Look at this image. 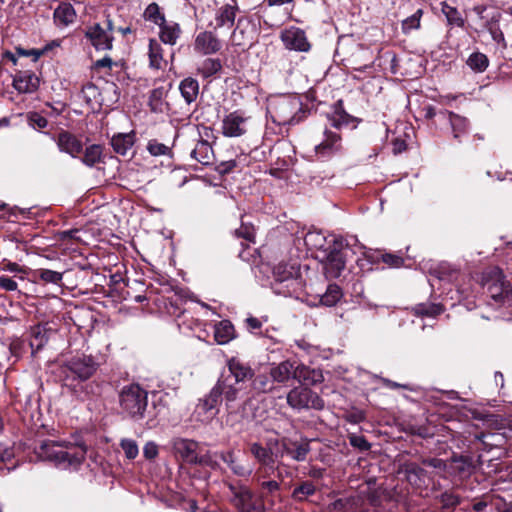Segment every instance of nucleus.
Masks as SVG:
<instances>
[{"mask_svg": "<svg viewBox=\"0 0 512 512\" xmlns=\"http://www.w3.org/2000/svg\"><path fill=\"white\" fill-rule=\"evenodd\" d=\"M327 124L323 131L322 141L315 146V152L319 157L329 158L342 151V138L337 131L344 127L355 129L360 119L348 114L343 106V101L338 100L330 113L326 115Z\"/></svg>", "mask_w": 512, "mask_h": 512, "instance_id": "1", "label": "nucleus"}, {"mask_svg": "<svg viewBox=\"0 0 512 512\" xmlns=\"http://www.w3.org/2000/svg\"><path fill=\"white\" fill-rule=\"evenodd\" d=\"M86 447L67 441L44 440L35 449L37 456L62 470L77 471L85 460Z\"/></svg>", "mask_w": 512, "mask_h": 512, "instance_id": "2", "label": "nucleus"}, {"mask_svg": "<svg viewBox=\"0 0 512 512\" xmlns=\"http://www.w3.org/2000/svg\"><path fill=\"white\" fill-rule=\"evenodd\" d=\"M301 287L300 266L297 261H281L273 268L271 288L276 294L284 297L293 296Z\"/></svg>", "mask_w": 512, "mask_h": 512, "instance_id": "3", "label": "nucleus"}, {"mask_svg": "<svg viewBox=\"0 0 512 512\" xmlns=\"http://www.w3.org/2000/svg\"><path fill=\"white\" fill-rule=\"evenodd\" d=\"M122 412L134 421L144 419L148 406V392L138 384L124 386L119 394Z\"/></svg>", "mask_w": 512, "mask_h": 512, "instance_id": "4", "label": "nucleus"}, {"mask_svg": "<svg viewBox=\"0 0 512 512\" xmlns=\"http://www.w3.org/2000/svg\"><path fill=\"white\" fill-rule=\"evenodd\" d=\"M269 112L277 125H294L301 121L302 103L295 97L283 96L271 103Z\"/></svg>", "mask_w": 512, "mask_h": 512, "instance_id": "5", "label": "nucleus"}, {"mask_svg": "<svg viewBox=\"0 0 512 512\" xmlns=\"http://www.w3.org/2000/svg\"><path fill=\"white\" fill-rule=\"evenodd\" d=\"M488 295L497 304L512 302V286L499 268H493L484 279Z\"/></svg>", "mask_w": 512, "mask_h": 512, "instance_id": "6", "label": "nucleus"}, {"mask_svg": "<svg viewBox=\"0 0 512 512\" xmlns=\"http://www.w3.org/2000/svg\"><path fill=\"white\" fill-rule=\"evenodd\" d=\"M231 503L238 512H261L262 505L255 500L253 491L246 485L229 483Z\"/></svg>", "mask_w": 512, "mask_h": 512, "instance_id": "7", "label": "nucleus"}, {"mask_svg": "<svg viewBox=\"0 0 512 512\" xmlns=\"http://www.w3.org/2000/svg\"><path fill=\"white\" fill-rule=\"evenodd\" d=\"M288 405L296 410L324 408L323 399L314 391L307 387H296L289 391L287 395Z\"/></svg>", "mask_w": 512, "mask_h": 512, "instance_id": "8", "label": "nucleus"}, {"mask_svg": "<svg viewBox=\"0 0 512 512\" xmlns=\"http://www.w3.org/2000/svg\"><path fill=\"white\" fill-rule=\"evenodd\" d=\"M342 241L334 240L333 244L327 248L324 262V273L326 278H338L345 268V257L342 251Z\"/></svg>", "mask_w": 512, "mask_h": 512, "instance_id": "9", "label": "nucleus"}, {"mask_svg": "<svg viewBox=\"0 0 512 512\" xmlns=\"http://www.w3.org/2000/svg\"><path fill=\"white\" fill-rule=\"evenodd\" d=\"M65 367L76 379L85 381L96 372L98 364L91 355L78 354L67 360Z\"/></svg>", "mask_w": 512, "mask_h": 512, "instance_id": "10", "label": "nucleus"}, {"mask_svg": "<svg viewBox=\"0 0 512 512\" xmlns=\"http://www.w3.org/2000/svg\"><path fill=\"white\" fill-rule=\"evenodd\" d=\"M250 453L259 464L256 471L277 473V478L280 479V481L282 480V472L279 470V467L275 465L271 448L265 447L258 442H253L250 444Z\"/></svg>", "mask_w": 512, "mask_h": 512, "instance_id": "11", "label": "nucleus"}, {"mask_svg": "<svg viewBox=\"0 0 512 512\" xmlns=\"http://www.w3.org/2000/svg\"><path fill=\"white\" fill-rule=\"evenodd\" d=\"M280 39L284 47L288 50L308 52L311 48V44L307 39L305 31L295 26L282 30L280 33Z\"/></svg>", "mask_w": 512, "mask_h": 512, "instance_id": "12", "label": "nucleus"}, {"mask_svg": "<svg viewBox=\"0 0 512 512\" xmlns=\"http://www.w3.org/2000/svg\"><path fill=\"white\" fill-rule=\"evenodd\" d=\"M215 386L220 392L227 410L232 409L234 402L240 398V394L244 389L242 385L226 377V371L221 374Z\"/></svg>", "mask_w": 512, "mask_h": 512, "instance_id": "13", "label": "nucleus"}, {"mask_svg": "<svg viewBox=\"0 0 512 512\" xmlns=\"http://www.w3.org/2000/svg\"><path fill=\"white\" fill-rule=\"evenodd\" d=\"M248 117L240 111L226 115L222 121V133L226 137H240L247 132Z\"/></svg>", "mask_w": 512, "mask_h": 512, "instance_id": "14", "label": "nucleus"}, {"mask_svg": "<svg viewBox=\"0 0 512 512\" xmlns=\"http://www.w3.org/2000/svg\"><path fill=\"white\" fill-rule=\"evenodd\" d=\"M222 49L221 40L212 31L198 33L194 41V51L201 55L216 54Z\"/></svg>", "mask_w": 512, "mask_h": 512, "instance_id": "15", "label": "nucleus"}, {"mask_svg": "<svg viewBox=\"0 0 512 512\" xmlns=\"http://www.w3.org/2000/svg\"><path fill=\"white\" fill-rule=\"evenodd\" d=\"M40 79L32 71H17L13 75V88L20 94H32L39 88Z\"/></svg>", "mask_w": 512, "mask_h": 512, "instance_id": "16", "label": "nucleus"}, {"mask_svg": "<svg viewBox=\"0 0 512 512\" xmlns=\"http://www.w3.org/2000/svg\"><path fill=\"white\" fill-rule=\"evenodd\" d=\"M226 377L244 387L247 380H252L254 371L252 368L237 358H231L227 363Z\"/></svg>", "mask_w": 512, "mask_h": 512, "instance_id": "17", "label": "nucleus"}, {"mask_svg": "<svg viewBox=\"0 0 512 512\" xmlns=\"http://www.w3.org/2000/svg\"><path fill=\"white\" fill-rule=\"evenodd\" d=\"M310 452L309 442L306 440L292 441L284 439L281 443V457L287 456L294 461L302 462Z\"/></svg>", "mask_w": 512, "mask_h": 512, "instance_id": "18", "label": "nucleus"}, {"mask_svg": "<svg viewBox=\"0 0 512 512\" xmlns=\"http://www.w3.org/2000/svg\"><path fill=\"white\" fill-rule=\"evenodd\" d=\"M172 449L175 454L179 455L181 459L189 464L197 462L198 457V443L191 439L175 438L171 442Z\"/></svg>", "mask_w": 512, "mask_h": 512, "instance_id": "19", "label": "nucleus"}, {"mask_svg": "<svg viewBox=\"0 0 512 512\" xmlns=\"http://www.w3.org/2000/svg\"><path fill=\"white\" fill-rule=\"evenodd\" d=\"M86 37L96 50H111L113 36L100 24H95L86 31Z\"/></svg>", "mask_w": 512, "mask_h": 512, "instance_id": "20", "label": "nucleus"}, {"mask_svg": "<svg viewBox=\"0 0 512 512\" xmlns=\"http://www.w3.org/2000/svg\"><path fill=\"white\" fill-rule=\"evenodd\" d=\"M218 457L228 465L232 473L238 477L248 478L253 473V467L240 461L234 450L221 451Z\"/></svg>", "mask_w": 512, "mask_h": 512, "instance_id": "21", "label": "nucleus"}, {"mask_svg": "<svg viewBox=\"0 0 512 512\" xmlns=\"http://www.w3.org/2000/svg\"><path fill=\"white\" fill-rule=\"evenodd\" d=\"M275 473L256 471L253 481L257 484L258 492L261 497L275 496L280 491V481L270 479Z\"/></svg>", "mask_w": 512, "mask_h": 512, "instance_id": "22", "label": "nucleus"}, {"mask_svg": "<svg viewBox=\"0 0 512 512\" xmlns=\"http://www.w3.org/2000/svg\"><path fill=\"white\" fill-rule=\"evenodd\" d=\"M57 146L61 152L77 157L82 152V142L73 134L63 131L57 137Z\"/></svg>", "mask_w": 512, "mask_h": 512, "instance_id": "23", "label": "nucleus"}, {"mask_svg": "<svg viewBox=\"0 0 512 512\" xmlns=\"http://www.w3.org/2000/svg\"><path fill=\"white\" fill-rule=\"evenodd\" d=\"M439 115H441L443 119H447L449 121L454 139L460 141L461 136L466 134L468 131V119L447 110L441 111Z\"/></svg>", "mask_w": 512, "mask_h": 512, "instance_id": "24", "label": "nucleus"}, {"mask_svg": "<svg viewBox=\"0 0 512 512\" xmlns=\"http://www.w3.org/2000/svg\"><path fill=\"white\" fill-rule=\"evenodd\" d=\"M238 12L237 4H225L217 9L215 13V28H232Z\"/></svg>", "mask_w": 512, "mask_h": 512, "instance_id": "25", "label": "nucleus"}, {"mask_svg": "<svg viewBox=\"0 0 512 512\" xmlns=\"http://www.w3.org/2000/svg\"><path fill=\"white\" fill-rule=\"evenodd\" d=\"M294 364L295 362L286 360L272 366L270 369V376L274 383L286 384L291 379H294Z\"/></svg>", "mask_w": 512, "mask_h": 512, "instance_id": "26", "label": "nucleus"}, {"mask_svg": "<svg viewBox=\"0 0 512 512\" xmlns=\"http://www.w3.org/2000/svg\"><path fill=\"white\" fill-rule=\"evenodd\" d=\"M407 481L415 487H421L425 484L428 477L425 469L414 462L405 463L402 468Z\"/></svg>", "mask_w": 512, "mask_h": 512, "instance_id": "27", "label": "nucleus"}, {"mask_svg": "<svg viewBox=\"0 0 512 512\" xmlns=\"http://www.w3.org/2000/svg\"><path fill=\"white\" fill-rule=\"evenodd\" d=\"M54 23L60 28H65L72 24L76 18V12L69 3H61L54 11Z\"/></svg>", "mask_w": 512, "mask_h": 512, "instance_id": "28", "label": "nucleus"}, {"mask_svg": "<svg viewBox=\"0 0 512 512\" xmlns=\"http://www.w3.org/2000/svg\"><path fill=\"white\" fill-rule=\"evenodd\" d=\"M190 156L202 165H210L214 159V152L208 141L200 140L191 151Z\"/></svg>", "mask_w": 512, "mask_h": 512, "instance_id": "29", "label": "nucleus"}, {"mask_svg": "<svg viewBox=\"0 0 512 512\" xmlns=\"http://www.w3.org/2000/svg\"><path fill=\"white\" fill-rule=\"evenodd\" d=\"M159 28V37L164 44L173 46L177 43L181 34V29L178 23L165 21L163 25L159 26Z\"/></svg>", "mask_w": 512, "mask_h": 512, "instance_id": "30", "label": "nucleus"}, {"mask_svg": "<svg viewBox=\"0 0 512 512\" xmlns=\"http://www.w3.org/2000/svg\"><path fill=\"white\" fill-rule=\"evenodd\" d=\"M294 379L304 384H316L321 381L322 375L305 365L294 364Z\"/></svg>", "mask_w": 512, "mask_h": 512, "instance_id": "31", "label": "nucleus"}, {"mask_svg": "<svg viewBox=\"0 0 512 512\" xmlns=\"http://www.w3.org/2000/svg\"><path fill=\"white\" fill-rule=\"evenodd\" d=\"M135 142V135L131 133H120L114 135L111 139V145L114 151L121 155H126Z\"/></svg>", "mask_w": 512, "mask_h": 512, "instance_id": "32", "label": "nucleus"}, {"mask_svg": "<svg viewBox=\"0 0 512 512\" xmlns=\"http://www.w3.org/2000/svg\"><path fill=\"white\" fill-rule=\"evenodd\" d=\"M214 337L218 344H227L235 337L233 324L229 320H222L215 325Z\"/></svg>", "mask_w": 512, "mask_h": 512, "instance_id": "33", "label": "nucleus"}, {"mask_svg": "<svg viewBox=\"0 0 512 512\" xmlns=\"http://www.w3.org/2000/svg\"><path fill=\"white\" fill-rule=\"evenodd\" d=\"M316 491L317 487L313 481H300L294 486L291 497L294 501L303 502L306 501L310 496H313Z\"/></svg>", "mask_w": 512, "mask_h": 512, "instance_id": "34", "label": "nucleus"}, {"mask_svg": "<svg viewBox=\"0 0 512 512\" xmlns=\"http://www.w3.org/2000/svg\"><path fill=\"white\" fill-rule=\"evenodd\" d=\"M179 90L187 104L193 103L199 94V83L196 79L188 77L180 82Z\"/></svg>", "mask_w": 512, "mask_h": 512, "instance_id": "35", "label": "nucleus"}, {"mask_svg": "<svg viewBox=\"0 0 512 512\" xmlns=\"http://www.w3.org/2000/svg\"><path fill=\"white\" fill-rule=\"evenodd\" d=\"M30 342L29 345L32 350V355L37 353L39 350H41L48 342V334L47 330L40 326H34L31 328L30 331Z\"/></svg>", "mask_w": 512, "mask_h": 512, "instance_id": "36", "label": "nucleus"}, {"mask_svg": "<svg viewBox=\"0 0 512 512\" xmlns=\"http://www.w3.org/2000/svg\"><path fill=\"white\" fill-rule=\"evenodd\" d=\"M450 468L460 476H468L472 473L474 465L471 457L460 455L452 458Z\"/></svg>", "mask_w": 512, "mask_h": 512, "instance_id": "37", "label": "nucleus"}, {"mask_svg": "<svg viewBox=\"0 0 512 512\" xmlns=\"http://www.w3.org/2000/svg\"><path fill=\"white\" fill-rule=\"evenodd\" d=\"M148 56L151 68L161 69L163 64L166 63L163 58V48L161 44L155 39H150L149 41Z\"/></svg>", "mask_w": 512, "mask_h": 512, "instance_id": "38", "label": "nucleus"}, {"mask_svg": "<svg viewBox=\"0 0 512 512\" xmlns=\"http://www.w3.org/2000/svg\"><path fill=\"white\" fill-rule=\"evenodd\" d=\"M326 242L325 235L320 231H309L304 237V244L309 250H323L326 252L328 251L325 249Z\"/></svg>", "mask_w": 512, "mask_h": 512, "instance_id": "39", "label": "nucleus"}, {"mask_svg": "<svg viewBox=\"0 0 512 512\" xmlns=\"http://www.w3.org/2000/svg\"><path fill=\"white\" fill-rule=\"evenodd\" d=\"M441 11L445 15L448 25L463 27L465 24L464 18L461 16L457 8L450 6L447 2L443 1L440 3Z\"/></svg>", "mask_w": 512, "mask_h": 512, "instance_id": "40", "label": "nucleus"}, {"mask_svg": "<svg viewBox=\"0 0 512 512\" xmlns=\"http://www.w3.org/2000/svg\"><path fill=\"white\" fill-rule=\"evenodd\" d=\"M222 69V63L219 59L206 58L197 68L198 73L203 78H210Z\"/></svg>", "mask_w": 512, "mask_h": 512, "instance_id": "41", "label": "nucleus"}, {"mask_svg": "<svg viewBox=\"0 0 512 512\" xmlns=\"http://www.w3.org/2000/svg\"><path fill=\"white\" fill-rule=\"evenodd\" d=\"M143 18L145 21L151 22L158 27L163 25L166 21L164 13L161 11L159 5L157 3L149 4L143 13Z\"/></svg>", "mask_w": 512, "mask_h": 512, "instance_id": "42", "label": "nucleus"}, {"mask_svg": "<svg viewBox=\"0 0 512 512\" xmlns=\"http://www.w3.org/2000/svg\"><path fill=\"white\" fill-rule=\"evenodd\" d=\"M342 297V291L336 284H329L326 292L320 296L321 305L331 307L334 306Z\"/></svg>", "mask_w": 512, "mask_h": 512, "instance_id": "43", "label": "nucleus"}, {"mask_svg": "<svg viewBox=\"0 0 512 512\" xmlns=\"http://www.w3.org/2000/svg\"><path fill=\"white\" fill-rule=\"evenodd\" d=\"M81 160L89 167H93L97 163L102 162V147L96 144L88 146Z\"/></svg>", "mask_w": 512, "mask_h": 512, "instance_id": "44", "label": "nucleus"}, {"mask_svg": "<svg viewBox=\"0 0 512 512\" xmlns=\"http://www.w3.org/2000/svg\"><path fill=\"white\" fill-rule=\"evenodd\" d=\"M252 387L260 393H267L274 389V381L269 374H258L252 378Z\"/></svg>", "mask_w": 512, "mask_h": 512, "instance_id": "45", "label": "nucleus"}, {"mask_svg": "<svg viewBox=\"0 0 512 512\" xmlns=\"http://www.w3.org/2000/svg\"><path fill=\"white\" fill-rule=\"evenodd\" d=\"M413 311L419 316L435 317L442 313L443 309L440 304L435 303H419L413 307Z\"/></svg>", "mask_w": 512, "mask_h": 512, "instance_id": "46", "label": "nucleus"}, {"mask_svg": "<svg viewBox=\"0 0 512 512\" xmlns=\"http://www.w3.org/2000/svg\"><path fill=\"white\" fill-rule=\"evenodd\" d=\"M489 61L485 54L480 52L472 53L467 59V65L475 72H483L488 67Z\"/></svg>", "mask_w": 512, "mask_h": 512, "instance_id": "47", "label": "nucleus"}, {"mask_svg": "<svg viewBox=\"0 0 512 512\" xmlns=\"http://www.w3.org/2000/svg\"><path fill=\"white\" fill-rule=\"evenodd\" d=\"M423 15L422 9H417L415 13L411 16L407 17L402 21V32L404 34H409L412 30H416L420 28V22Z\"/></svg>", "mask_w": 512, "mask_h": 512, "instance_id": "48", "label": "nucleus"}, {"mask_svg": "<svg viewBox=\"0 0 512 512\" xmlns=\"http://www.w3.org/2000/svg\"><path fill=\"white\" fill-rule=\"evenodd\" d=\"M122 448L125 457L129 460L135 459L139 454V448L137 442L130 438H123L119 443Z\"/></svg>", "mask_w": 512, "mask_h": 512, "instance_id": "49", "label": "nucleus"}, {"mask_svg": "<svg viewBox=\"0 0 512 512\" xmlns=\"http://www.w3.org/2000/svg\"><path fill=\"white\" fill-rule=\"evenodd\" d=\"M37 274L45 283L58 284L62 280V273L49 269H39Z\"/></svg>", "mask_w": 512, "mask_h": 512, "instance_id": "50", "label": "nucleus"}, {"mask_svg": "<svg viewBox=\"0 0 512 512\" xmlns=\"http://www.w3.org/2000/svg\"><path fill=\"white\" fill-rule=\"evenodd\" d=\"M147 150L153 156L168 155L171 152L170 147L157 140H150L147 145Z\"/></svg>", "mask_w": 512, "mask_h": 512, "instance_id": "51", "label": "nucleus"}, {"mask_svg": "<svg viewBox=\"0 0 512 512\" xmlns=\"http://www.w3.org/2000/svg\"><path fill=\"white\" fill-rule=\"evenodd\" d=\"M487 29H488L492 39L496 43L501 45L502 48L507 47V43L505 41L504 34L497 23H495V22L489 23Z\"/></svg>", "mask_w": 512, "mask_h": 512, "instance_id": "52", "label": "nucleus"}, {"mask_svg": "<svg viewBox=\"0 0 512 512\" xmlns=\"http://www.w3.org/2000/svg\"><path fill=\"white\" fill-rule=\"evenodd\" d=\"M349 442L351 446L358 448L361 451H368L371 448L370 443L362 435L351 434L349 435Z\"/></svg>", "mask_w": 512, "mask_h": 512, "instance_id": "53", "label": "nucleus"}, {"mask_svg": "<svg viewBox=\"0 0 512 512\" xmlns=\"http://www.w3.org/2000/svg\"><path fill=\"white\" fill-rule=\"evenodd\" d=\"M237 237L243 238L249 242L254 241L255 229L252 225L242 223L239 229L236 230Z\"/></svg>", "mask_w": 512, "mask_h": 512, "instance_id": "54", "label": "nucleus"}, {"mask_svg": "<svg viewBox=\"0 0 512 512\" xmlns=\"http://www.w3.org/2000/svg\"><path fill=\"white\" fill-rule=\"evenodd\" d=\"M422 464L427 467H431L437 471V473H442L446 470V463L437 457L425 458L422 460Z\"/></svg>", "mask_w": 512, "mask_h": 512, "instance_id": "55", "label": "nucleus"}, {"mask_svg": "<svg viewBox=\"0 0 512 512\" xmlns=\"http://www.w3.org/2000/svg\"><path fill=\"white\" fill-rule=\"evenodd\" d=\"M159 454V447L154 441H148L143 447V456L147 460H154Z\"/></svg>", "mask_w": 512, "mask_h": 512, "instance_id": "56", "label": "nucleus"}, {"mask_svg": "<svg viewBox=\"0 0 512 512\" xmlns=\"http://www.w3.org/2000/svg\"><path fill=\"white\" fill-rule=\"evenodd\" d=\"M382 260L388 266L395 267V268L402 266L403 262H404L402 257H400L398 255L390 254V253L383 254Z\"/></svg>", "mask_w": 512, "mask_h": 512, "instance_id": "57", "label": "nucleus"}, {"mask_svg": "<svg viewBox=\"0 0 512 512\" xmlns=\"http://www.w3.org/2000/svg\"><path fill=\"white\" fill-rule=\"evenodd\" d=\"M29 121L34 128L43 129L48 125L47 119L38 113H32L29 116Z\"/></svg>", "mask_w": 512, "mask_h": 512, "instance_id": "58", "label": "nucleus"}, {"mask_svg": "<svg viewBox=\"0 0 512 512\" xmlns=\"http://www.w3.org/2000/svg\"><path fill=\"white\" fill-rule=\"evenodd\" d=\"M43 53H44V50H40V49H30V50H25L23 48L16 49L17 56L32 57L33 61H37Z\"/></svg>", "mask_w": 512, "mask_h": 512, "instance_id": "59", "label": "nucleus"}, {"mask_svg": "<svg viewBox=\"0 0 512 512\" xmlns=\"http://www.w3.org/2000/svg\"><path fill=\"white\" fill-rule=\"evenodd\" d=\"M0 288L5 291H16L18 284L15 280L8 276H0Z\"/></svg>", "mask_w": 512, "mask_h": 512, "instance_id": "60", "label": "nucleus"}, {"mask_svg": "<svg viewBox=\"0 0 512 512\" xmlns=\"http://www.w3.org/2000/svg\"><path fill=\"white\" fill-rule=\"evenodd\" d=\"M198 409L203 410L205 413L209 414V417L212 418L218 413V409H215L208 399L205 397L199 401Z\"/></svg>", "mask_w": 512, "mask_h": 512, "instance_id": "61", "label": "nucleus"}, {"mask_svg": "<svg viewBox=\"0 0 512 512\" xmlns=\"http://www.w3.org/2000/svg\"><path fill=\"white\" fill-rule=\"evenodd\" d=\"M206 398L208 399V401L210 402V404L215 408L217 409V406L218 404L223 401V398L220 394V392L218 391V389L216 388V386H214L211 391L209 392V394L206 396Z\"/></svg>", "mask_w": 512, "mask_h": 512, "instance_id": "62", "label": "nucleus"}, {"mask_svg": "<svg viewBox=\"0 0 512 512\" xmlns=\"http://www.w3.org/2000/svg\"><path fill=\"white\" fill-rule=\"evenodd\" d=\"M441 501L444 506L450 507V506L457 505L459 503V498H458V496H456L452 493L445 492L441 495Z\"/></svg>", "mask_w": 512, "mask_h": 512, "instance_id": "63", "label": "nucleus"}, {"mask_svg": "<svg viewBox=\"0 0 512 512\" xmlns=\"http://www.w3.org/2000/svg\"><path fill=\"white\" fill-rule=\"evenodd\" d=\"M246 326L250 332L254 333L262 327V321L255 317H248L246 319Z\"/></svg>", "mask_w": 512, "mask_h": 512, "instance_id": "64", "label": "nucleus"}]
</instances>
